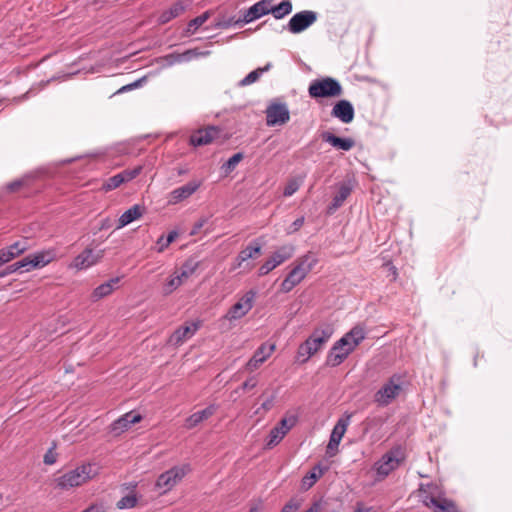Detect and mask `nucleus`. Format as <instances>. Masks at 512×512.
<instances>
[{"mask_svg":"<svg viewBox=\"0 0 512 512\" xmlns=\"http://www.w3.org/2000/svg\"><path fill=\"white\" fill-rule=\"evenodd\" d=\"M334 329L331 324L324 323L315 328L312 334L298 347L297 358L302 363L307 362L329 341Z\"/></svg>","mask_w":512,"mask_h":512,"instance_id":"nucleus-1","label":"nucleus"},{"mask_svg":"<svg viewBox=\"0 0 512 512\" xmlns=\"http://www.w3.org/2000/svg\"><path fill=\"white\" fill-rule=\"evenodd\" d=\"M365 339V330L361 326L353 327L341 339L334 343V352L342 346H347V350L343 354H335L326 357L325 365L329 367H337L349 356L350 353Z\"/></svg>","mask_w":512,"mask_h":512,"instance_id":"nucleus-2","label":"nucleus"},{"mask_svg":"<svg viewBox=\"0 0 512 512\" xmlns=\"http://www.w3.org/2000/svg\"><path fill=\"white\" fill-rule=\"evenodd\" d=\"M97 470L93 464L87 463L70 470L55 479L56 486L62 490L78 487L94 478Z\"/></svg>","mask_w":512,"mask_h":512,"instance_id":"nucleus-3","label":"nucleus"},{"mask_svg":"<svg viewBox=\"0 0 512 512\" xmlns=\"http://www.w3.org/2000/svg\"><path fill=\"white\" fill-rule=\"evenodd\" d=\"M308 93L311 98H332L341 96L343 89L338 80L325 77L312 81Z\"/></svg>","mask_w":512,"mask_h":512,"instance_id":"nucleus-4","label":"nucleus"},{"mask_svg":"<svg viewBox=\"0 0 512 512\" xmlns=\"http://www.w3.org/2000/svg\"><path fill=\"white\" fill-rule=\"evenodd\" d=\"M445 498V492L440 484L436 482L418 484V500L429 509Z\"/></svg>","mask_w":512,"mask_h":512,"instance_id":"nucleus-5","label":"nucleus"},{"mask_svg":"<svg viewBox=\"0 0 512 512\" xmlns=\"http://www.w3.org/2000/svg\"><path fill=\"white\" fill-rule=\"evenodd\" d=\"M295 252V247L291 244L279 247L269 259H267L259 268L258 275L265 276L277 266L289 260Z\"/></svg>","mask_w":512,"mask_h":512,"instance_id":"nucleus-6","label":"nucleus"},{"mask_svg":"<svg viewBox=\"0 0 512 512\" xmlns=\"http://www.w3.org/2000/svg\"><path fill=\"white\" fill-rule=\"evenodd\" d=\"M256 291H247L232 307L228 310L225 315V319L234 321L244 317L254 305Z\"/></svg>","mask_w":512,"mask_h":512,"instance_id":"nucleus-7","label":"nucleus"},{"mask_svg":"<svg viewBox=\"0 0 512 512\" xmlns=\"http://www.w3.org/2000/svg\"><path fill=\"white\" fill-rule=\"evenodd\" d=\"M189 470L188 466L172 467L158 477L156 487L163 489L164 492L170 491L179 481L182 480Z\"/></svg>","mask_w":512,"mask_h":512,"instance_id":"nucleus-8","label":"nucleus"},{"mask_svg":"<svg viewBox=\"0 0 512 512\" xmlns=\"http://www.w3.org/2000/svg\"><path fill=\"white\" fill-rule=\"evenodd\" d=\"M351 417L352 414H345L337 421L336 425L334 426L330 435L329 443L327 445L326 453L328 456L332 457L338 452V446L347 430Z\"/></svg>","mask_w":512,"mask_h":512,"instance_id":"nucleus-9","label":"nucleus"},{"mask_svg":"<svg viewBox=\"0 0 512 512\" xmlns=\"http://www.w3.org/2000/svg\"><path fill=\"white\" fill-rule=\"evenodd\" d=\"M265 113L268 126L284 125L290 120V112L285 103L272 102Z\"/></svg>","mask_w":512,"mask_h":512,"instance_id":"nucleus-10","label":"nucleus"},{"mask_svg":"<svg viewBox=\"0 0 512 512\" xmlns=\"http://www.w3.org/2000/svg\"><path fill=\"white\" fill-rule=\"evenodd\" d=\"M222 129L218 126H207L193 132L190 136L189 142L192 146H204L212 143L218 139Z\"/></svg>","mask_w":512,"mask_h":512,"instance_id":"nucleus-11","label":"nucleus"},{"mask_svg":"<svg viewBox=\"0 0 512 512\" xmlns=\"http://www.w3.org/2000/svg\"><path fill=\"white\" fill-rule=\"evenodd\" d=\"M317 19V13L310 10L301 11L296 13L288 23V29L290 32L297 34L309 26H311Z\"/></svg>","mask_w":512,"mask_h":512,"instance_id":"nucleus-12","label":"nucleus"},{"mask_svg":"<svg viewBox=\"0 0 512 512\" xmlns=\"http://www.w3.org/2000/svg\"><path fill=\"white\" fill-rule=\"evenodd\" d=\"M53 260V253L49 251L28 255L18 261L20 272H29L31 269L47 265Z\"/></svg>","mask_w":512,"mask_h":512,"instance_id":"nucleus-13","label":"nucleus"},{"mask_svg":"<svg viewBox=\"0 0 512 512\" xmlns=\"http://www.w3.org/2000/svg\"><path fill=\"white\" fill-rule=\"evenodd\" d=\"M400 391L401 386L395 383L394 378H391L376 392L374 401L380 406H386L399 394Z\"/></svg>","mask_w":512,"mask_h":512,"instance_id":"nucleus-14","label":"nucleus"},{"mask_svg":"<svg viewBox=\"0 0 512 512\" xmlns=\"http://www.w3.org/2000/svg\"><path fill=\"white\" fill-rule=\"evenodd\" d=\"M142 416L139 413L130 411L123 416L119 417L110 425V431L115 436H119L123 432L127 431L132 424L140 422Z\"/></svg>","mask_w":512,"mask_h":512,"instance_id":"nucleus-15","label":"nucleus"},{"mask_svg":"<svg viewBox=\"0 0 512 512\" xmlns=\"http://www.w3.org/2000/svg\"><path fill=\"white\" fill-rule=\"evenodd\" d=\"M200 326L201 323L199 321L180 326L171 334L168 339V343L175 346L181 345L184 341L191 338L197 332Z\"/></svg>","mask_w":512,"mask_h":512,"instance_id":"nucleus-16","label":"nucleus"},{"mask_svg":"<svg viewBox=\"0 0 512 512\" xmlns=\"http://www.w3.org/2000/svg\"><path fill=\"white\" fill-rule=\"evenodd\" d=\"M272 0H260L246 10L241 18L244 23H250L260 17L270 13V4Z\"/></svg>","mask_w":512,"mask_h":512,"instance_id":"nucleus-17","label":"nucleus"},{"mask_svg":"<svg viewBox=\"0 0 512 512\" xmlns=\"http://www.w3.org/2000/svg\"><path fill=\"white\" fill-rule=\"evenodd\" d=\"M275 349L274 344H262L253 354L251 359L246 364V369L248 371H253L257 369L262 363L266 361V359L273 353Z\"/></svg>","mask_w":512,"mask_h":512,"instance_id":"nucleus-18","label":"nucleus"},{"mask_svg":"<svg viewBox=\"0 0 512 512\" xmlns=\"http://www.w3.org/2000/svg\"><path fill=\"white\" fill-rule=\"evenodd\" d=\"M331 115L343 123H350L354 119L353 105L348 100H340L333 106Z\"/></svg>","mask_w":512,"mask_h":512,"instance_id":"nucleus-19","label":"nucleus"},{"mask_svg":"<svg viewBox=\"0 0 512 512\" xmlns=\"http://www.w3.org/2000/svg\"><path fill=\"white\" fill-rule=\"evenodd\" d=\"M190 3V0H178L177 2L173 3L170 8L164 10L159 15L158 23L163 25L180 16L185 12Z\"/></svg>","mask_w":512,"mask_h":512,"instance_id":"nucleus-20","label":"nucleus"},{"mask_svg":"<svg viewBox=\"0 0 512 512\" xmlns=\"http://www.w3.org/2000/svg\"><path fill=\"white\" fill-rule=\"evenodd\" d=\"M217 409H218V406L216 404H210L205 409H203L201 411H197V412L193 413L192 415H190L188 418H186L184 426L187 429H193L194 427L199 425L201 422H203V421L207 420L208 418H210L211 416H213L215 414V412L217 411Z\"/></svg>","mask_w":512,"mask_h":512,"instance_id":"nucleus-21","label":"nucleus"},{"mask_svg":"<svg viewBox=\"0 0 512 512\" xmlns=\"http://www.w3.org/2000/svg\"><path fill=\"white\" fill-rule=\"evenodd\" d=\"M200 183L197 181H190L185 185L174 189L170 194L169 203L176 204L184 199L190 197L198 188Z\"/></svg>","mask_w":512,"mask_h":512,"instance_id":"nucleus-22","label":"nucleus"},{"mask_svg":"<svg viewBox=\"0 0 512 512\" xmlns=\"http://www.w3.org/2000/svg\"><path fill=\"white\" fill-rule=\"evenodd\" d=\"M321 139L343 151H349L355 146V141L352 138H340L329 131L322 132Z\"/></svg>","mask_w":512,"mask_h":512,"instance_id":"nucleus-23","label":"nucleus"},{"mask_svg":"<svg viewBox=\"0 0 512 512\" xmlns=\"http://www.w3.org/2000/svg\"><path fill=\"white\" fill-rule=\"evenodd\" d=\"M28 249L26 241H17L9 247L0 250V266L8 263Z\"/></svg>","mask_w":512,"mask_h":512,"instance_id":"nucleus-24","label":"nucleus"},{"mask_svg":"<svg viewBox=\"0 0 512 512\" xmlns=\"http://www.w3.org/2000/svg\"><path fill=\"white\" fill-rule=\"evenodd\" d=\"M101 257L102 251L98 254H94L92 249L86 248L74 259L73 265L77 269H85L96 264Z\"/></svg>","mask_w":512,"mask_h":512,"instance_id":"nucleus-25","label":"nucleus"},{"mask_svg":"<svg viewBox=\"0 0 512 512\" xmlns=\"http://www.w3.org/2000/svg\"><path fill=\"white\" fill-rule=\"evenodd\" d=\"M262 246L257 241H252L245 249L241 250L237 257L235 258V268L241 267L242 263L247 261L248 259L254 258L257 255L261 254Z\"/></svg>","mask_w":512,"mask_h":512,"instance_id":"nucleus-26","label":"nucleus"},{"mask_svg":"<svg viewBox=\"0 0 512 512\" xmlns=\"http://www.w3.org/2000/svg\"><path fill=\"white\" fill-rule=\"evenodd\" d=\"M398 464L399 460L392 454L387 453L376 463L377 474L381 477H386Z\"/></svg>","mask_w":512,"mask_h":512,"instance_id":"nucleus-27","label":"nucleus"},{"mask_svg":"<svg viewBox=\"0 0 512 512\" xmlns=\"http://www.w3.org/2000/svg\"><path fill=\"white\" fill-rule=\"evenodd\" d=\"M306 276L301 272V269L293 267L288 273L286 278L281 283V291L284 293L290 292L297 286Z\"/></svg>","mask_w":512,"mask_h":512,"instance_id":"nucleus-28","label":"nucleus"},{"mask_svg":"<svg viewBox=\"0 0 512 512\" xmlns=\"http://www.w3.org/2000/svg\"><path fill=\"white\" fill-rule=\"evenodd\" d=\"M143 213L144 207L138 204L133 205L119 217L117 228H123L126 225L130 224L131 222L139 219L143 215Z\"/></svg>","mask_w":512,"mask_h":512,"instance_id":"nucleus-29","label":"nucleus"},{"mask_svg":"<svg viewBox=\"0 0 512 512\" xmlns=\"http://www.w3.org/2000/svg\"><path fill=\"white\" fill-rule=\"evenodd\" d=\"M317 263V256L312 252H308L294 262V267L301 269V272L306 276Z\"/></svg>","mask_w":512,"mask_h":512,"instance_id":"nucleus-30","label":"nucleus"},{"mask_svg":"<svg viewBox=\"0 0 512 512\" xmlns=\"http://www.w3.org/2000/svg\"><path fill=\"white\" fill-rule=\"evenodd\" d=\"M119 281L120 278L115 277L96 287L92 293L93 300L97 301L101 298L110 295L113 292L115 286L119 283Z\"/></svg>","mask_w":512,"mask_h":512,"instance_id":"nucleus-31","label":"nucleus"},{"mask_svg":"<svg viewBox=\"0 0 512 512\" xmlns=\"http://www.w3.org/2000/svg\"><path fill=\"white\" fill-rule=\"evenodd\" d=\"M291 11H292V3L290 0H283L276 6H272V3L270 4V13L276 19H282L286 15L290 14Z\"/></svg>","mask_w":512,"mask_h":512,"instance_id":"nucleus-32","label":"nucleus"},{"mask_svg":"<svg viewBox=\"0 0 512 512\" xmlns=\"http://www.w3.org/2000/svg\"><path fill=\"white\" fill-rule=\"evenodd\" d=\"M271 63H267L264 67L257 68L251 71L247 76H245L239 83L240 86H247L254 82H256L262 73L267 72L271 68Z\"/></svg>","mask_w":512,"mask_h":512,"instance_id":"nucleus-33","label":"nucleus"},{"mask_svg":"<svg viewBox=\"0 0 512 512\" xmlns=\"http://www.w3.org/2000/svg\"><path fill=\"white\" fill-rule=\"evenodd\" d=\"M209 17H210V12L206 11L203 14L190 20L187 25V28H186V34L187 35L193 34L200 26H202L209 19Z\"/></svg>","mask_w":512,"mask_h":512,"instance_id":"nucleus-34","label":"nucleus"},{"mask_svg":"<svg viewBox=\"0 0 512 512\" xmlns=\"http://www.w3.org/2000/svg\"><path fill=\"white\" fill-rule=\"evenodd\" d=\"M430 509L433 512H459L454 501L448 498L443 499Z\"/></svg>","mask_w":512,"mask_h":512,"instance_id":"nucleus-35","label":"nucleus"},{"mask_svg":"<svg viewBox=\"0 0 512 512\" xmlns=\"http://www.w3.org/2000/svg\"><path fill=\"white\" fill-rule=\"evenodd\" d=\"M297 423V417L292 415L287 418H283L280 420V422L276 425V428L283 433L285 436Z\"/></svg>","mask_w":512,"mask_h":512,"instance_id":"nucleus-36","label":"nucleus"},{"mask_svg":"<svg viewBox=\"0 0 512 512\" xmlns=\"http://www.w3.org/2000/svg\"><path fill=\"white\" fill-rule=\"evenodd\" d=\"M243 158L244 154L241 152L234 154L223 164L222 169L225 171L226 174L232 172L236 168L238 163L243 160Z\"/></svg>","mask_w":512,"mask_h":512,"instance_id":"nucleus-37","label":"nucleus"},{"mask_svg":"<svg viewBox=\"0 0 512 512\" xmlns=\"http://www.w3.org/2000/svg\"><path fill=\"white\" fill-rule=\"evenodd\" d=\"M323 471L322 469H319V472L317 474L308 472L301 481V487L303 490L310 489L316 481L322 476Z\"/></svg>","mask_w":512,"mask_h":512,"instance_id":"nucleus-38","label":"nucleus"},{"mask_svg":"<svg viewBox=\"0 0 512 512\" xmlns=\"http://www.w3.org/2000/svg\"><path fill=\"white\" fill-rule=\"evenodd\" d=\"M31 181L29 176L22 177L20 179L14 180L6 185V189L10 193L17 192L22 187L28 186Z\"/></svg>","mask_w":512,"mask_h":512,"instance_id":"nucleus-39","label":"nucleus"},{"mask_svg":"<svg viewBox=\"0 0 512 512\" xmlns=\"http://www.w3.org/2000/svg\"><path fill=\"white\" fill-rule=\"evenodd\" d=\"M244 24L245 23L241 21V18H235L234 16L228 17V18L223 17L215 24V27L221 28V29H226L231 26H236V25L242 26Z\"/></svg>","mask_w":512,"mask_h":512,"instance_id":"nucleus-40","label":"nucleus"},{"mask_svg":"<svg viewBox=\"0 0 512 512\" xmlns=\"http://www.w3.org/2000/svg\"><path fill=\"white\" fill-rule=\"evenodd\" d=\"M302 178H292L290 179L283 191V195L285 197L292 196L301 186Z\"/></svg>","mask_w":512,"mask_h":512,"instance_id":"nucleus-41","label":"nucleus"},{"mask_svg":"<svg viewBox=\"0 0 512 512\" xmlns=\"http://www.w3.org/2000/svg\"><path fill=\"white\" fill-rule=\"evenodd\" d=\"M284 437L285 436L283 435V433H281V431L278 430L275 426L274 428L271 429L269 433L266 446L268 448H273L274 446L278 445Z\"/></svg>","mask_w":512,"mask_h":512,"instance_id":"nucleus-42","label":"nucleus"},{"mask_svg":"<svg viewBox=\"0 0 512 512\" xmlns=\"http://www.w3.org/2000/svg\"><path fill=\"white\" fill-rule=\"evenodd\" d=\"M181 285L182 283L179 277H176L175 275L171 276L163 286V293L165 295H169Z\"/></svg>","mask_w":512,"mask_h":512,"instance_id":"nucleus-43","label":"nucleus"},{"mask_svg":"<svg viewBox=\"0 0 512 512\" xmlns=\"http://www.w3.org/2000/svg\"><path fill=\"white\" fill-rule=\"evenodd\" d=\"M142 171V166H136L133 169H125L118 173L121 178H123V183L129 182L136 178Z\"/></svg>","mask_w":512,"mask_h":512,"instance_id":"nucleus-44","label":"nucleus"},{"mask_svg":"<svg viewBox=\"0 0 512 512\" xmlns=\"http://www.w3.org/2000/svg\"><path fill=\"white\" fill-rule=\"evenodd\" d=\"M121 184H123V178L120 177L119 174L109 177L103 183V189L105 191H111L118 188Z\"/></svg>","mask_w":512,"mask_h":512,"instance_id":"nucleus-45","label":"nucleus"},{"mask_svg":"<svg viewBox=\"0 0 512 512\" xmlns=\"http://www.w3.org/2000/svg\"><path fill=\"white\" fill-rule=\"evenodd\" d=\"M209 53H210L209 51H199L198 49H189L183 53H180V56H181L182 62H188V61L192 60L193 58H197L200 56H206Z\"/></svg>","mask_w":512,"mask_h":512,"instance_id":"nucleus-46","label":"nucleus"},{"mask_svg":"<svg viewBox=\"0 0 512 512\" xmlns=\"http://www.w3.org/2000/svg\"><path fill=\"white\" fill-rule=\"evenodd\" d=\"M199 265L200 261H198L195 257H190L183 263L181 269L192 276L198 269Z\"/></svg>","mask_w":512,"mask_h":512,"instance_id":"nucleus-47","label":"nucleus"},{"mask_svg":"<svg viewBox=\"0 0 512 512\" xmlns=\"http://www.w3.org/2000/svg\"><path fill=\"white\" fill-rule=\"evenodd\" d=\"M137 504V498L135 495H127L122 497L117 502V508L119 509H127V508H133Z\"/></svg>","mask_w":512,"mask_h":512,"instance_id":"nucleus-48","label":"nucleus"},{"mask_svg":"<svg viewBox=\"0 0 512 512\" xmlns=\"http://www.w3.org/2000/svg\"><path fill=\"white\" fill-rule=\"evenodd\" d=\"M300 508V502L292 498L282 508L281 512H296Z\"/></svg>","mask_w":512,"mask_h":512,"instance_id":"nucleus-49","label":"nucleus"},{"mask_svg":"<svg viewBox=\"0 0 512 512\" xmlns=\"http://www.w3.org/2000/svg\"><path fill=\"white\" fill-rule=\"evenodd\" d=\"M54 448H55V445H53V447H51L44 455V463L47 464V465H52L56 462L57 460V454L56 452L54 451Z\"/></svg>","mask_w":512,"mask_h":512,"instance_id":"nucleus-50","label":"nucleus"},{"mask_svg":"<svg viewBox=\"0 0 512 512\" xmlns=\"http://www.w3.org/2000/svg\"><path fill=\"white\" fill-rule=\"evenodd\" d=\"M351 191H352V189L349 185L342 184L339 187V190L335 196H337L339 199L345 201L347 199V197L351 194Z\"/></svg>","mask_w":512,"mask_h":512,"instance_id":"nucleus-51","label":"nucleus"},{"mask_svg":"<svg viewBox=\"0 0 512 512\" xmlns=\"http://www.w3.org/2000/svg\"><path fill=\"white\" fill-rule=\"evenodd\" d=\"M178 236V233L176 231H171L167 238L165 239V244H162V246L158 247V252H163L165 248H167Z\"/></svg>","mask_w":512,"mask_h":512,"instance_id":"nucleus-52","label":"nucleus"},{"mask_svg":"<svg viewBox=\"0 0 512 512\" xmlns=\"http://www.w3.org/2000/svg\"><path fill=\"white\" fill-rule=\"evenodd\" d=\"M304 217L301 216L297 218L290 226L289 230L287 231L288 234L297 232L304 224Z\"/></svg>","mask_w":512,"mask_h":512,"instance_id":"nucleus-53","label":"nucleus"},{"mask_svg":"<svg viewBox=\"0 0 512 512\" xmlns=\"http://www.w3.org/2000/svg\"><path fill=\"white\" fill-rule=\"evenodd\" d=\"M141 82H142V79H139L133 83H130V84H127V85H124L122 86L117 92L116 94H121V93H124L126 91H130V90H133L135 88H138L140 85H141Z\"/></svg>","mask_w":512,"mask_h":512,"instance_id":"nucleus-54","label":"nucleus"},{"mask_svg":"<svg viewBox=\"0 0 512 512\" xmlns=\"http://www.w3.org/2000/svg\"><path fill=\"white\" fill-rule=\"evenodd\" d=\"M165 60L169 65H173L175 63H182V59L180 53H171L165 56Z\"/></svg>","mask_w":512,"mask_h":512,"instance_id":"nucleus-55","label":"nucleus"},{"mask_svg":"<svg viewBox=\"0 0 512 512\" xmlns=\"http://www.w3.org/2000/svg\"><path fill=\"white\" fill-rule=\"evenodd\" d=\"M257 385V380L255 377H250L247 379L241 386L243 390L255 388Z\"/></svg>","mask_w":512,"mask_h":512,"instance_id":"nucleus-56","label":"nucleus"},{"mask_svg":"<svg viewBox=\"0 0 512 512\" xmlns=\"http://www.w3.org/2000/svg\"><path fill=\"white\" fill-rule=\"evenodd\" d=\"M263 508V503L262 501H255L253 503L250 504V507H249V512H260Z\"/></svg>","mask_w":512,"mask_h":512,"instance_id":"nucleus-57","label":"nucleus"},{"mask_svg":"<svg viewBox=\"0 0 512 512\" xmlns=\"http://www.w3.org/2000/svg\"><path fill=\"white\" fill-rule=\"evenodd\" d=\"M343 203H344L343 200L339 199L337 196H334L333 199H332V203H331L330 209L331 210H336L340 206H342Z\"/></svg>","mask_w":512,"mask_h":512,"instance_id":"nucleus-58","label":"nucleus"},{"mask_svg":"<svg viewBox=\"0 0 512 512\" xmlns=\"http://www.w3.org/2000/svg\"><path fill=\"white\" fill-rule=\"evenodd\" d=\"M5 269H6V273H7L8 275H10V274H12V273H15V272H17V271H20V268H19V264H18V262H15V263H13V264H11V265L7 266Z\"/></svg>","mask_w":512,"mask_h":512,"instance_id":"nucleus-59","label":"nucleus"},{"mask_svg":"<svg viewBox=\"0 0 512 512\" xmlns=\"http://www.w3.org/2000/svg\"><path fill=\"white\" fill-rule=\"evenodd\" d=\"M206 220L205 219H201L199 220L197 223H195L192 231H191V235H195L197 234V232L203 227V225L205 224Z\"/></svg>","mask_w":512,"mask_h":512,"instance_id":"nucleus-60","label":"nucleus"},{"mask_svg":"<svg viewBox=\"0 0 512 512\" xmlns=\"http://www.w3.org/2000/svg\"><path fill=\"white\" fill-rule=\"evenodd\" d=\"M82 512H105L104 508L99 505H91L87 509H85Z\"/></svg>","mask_w":512,"mask_h":512,"instance_id":"nucleus-61","label":"nucleus"},{"mask_svg":"<svg viewBox=\"0 0 512 512\" xmlns=\"http://www.w3.org/2000/svg\"><path fill=\"white\" fill-rule=\"evenodd\" d=\"M321 504L320 502H314L305 512H320Z\"/></svg>","mask_w":512,"mask_h":512,"instance_id":"nucleus-62","label":"nucleus"},{"mask_svg":"<svg viewBox=\"0 0 512 512\" xmlns=\"http://www.w3.org/2000/svg\"><path fill=\"white\" fill-rule=\"evenodd\" d=\"M347 350V346H342L340 349H337L335 352H334V345L332 346V348L330 349V351L328 352L327 354V357H329L330 355H335V354H343L345 351Z\"/></svg>","mask_w":512,"mask_h":512,"instance_id":"nucleus-63","label":"nucleus"},{"mask_svg":"<svg viewBox=\"0 0 512 512\" xmlns=\"http://www.w3.org/2000/svg\"><path fill=\"white\" fill-rule=\"evenodd\" d=\"M272 405H273V397H271L270 399H267L266 401H264L262 403V408L264 410H269V409H271Z\"/></svg>","mask_w":512,"mask_h":512,"instance_id":"nucleus-64","label":"nucleus"}]
</instances>
